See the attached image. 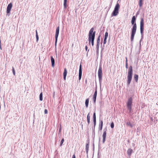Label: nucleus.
Here are the masks:
<instances>
[{"mask_svg": "<svg viewBox=\"0 0 158 158\" xmlns=\"http://www.w3.org/2000/svg\"><path fill=\"white\" fill-rule=\"evenodd\" d=\"M135 20L136 18L135 16H134L132 18L131 21L132 24L133 25L132 29L131 35V41H133L134 40L135 35L136 33V30L137 26L136 23H135Z\"/></svg>", "mask_w": 158, "mask_h": 158, "instance_id": "f257e3e1", "label": "nucleus"}, {"mask_svg": "<svg viewBox=\"0 0 158 158\" xmlns=\"http://www.w3.org/2000/svg\"><path fill=\"white\" fill-rule=\"evenodd\" d=\"M94 29L93 27L89 31V44H90L91 42L92 45L93 46L94 45V40L95 37L96 32L94 31Z\"/></svg>", "mask_w": 158, "mask_h": 158, "instance_id": "f03ea898", "label": "nucleus"}, {"mask_svg": "<svg viewBox=\"0 0 158 158\" xmlns=\"http://www.w3.org/2000/svg\"><path fill=\"white\" fill-rule=\"evenodd\" d=\"M133 75V69L132 66L129 67L128 70V74L127 76V84L128 86L131 83Z\"/></svg>", "mask_w": 158, "mask_h": 158, "instance_id": "7ed1b4c3", "label": "nucleus"}, {"mask_svg": "<svg viewBox=\"0 0 158 158\" xmlns=\"http://www.w3.org/2000/svg\"><path fill=\"white\" fill-rule=\"evenodd\" d=\"M120 7V5L117 2L116 5L114 10L112 14V16H115L118 14Z\"/></svg>", "mask_w": 158, "mask_h": 158, "instance_id": "20e7f679", "label": "nucleus"}, {"mask_svg": "<svg viewBox=\"0 0 158 158\" xmlns=\"http://www.w3.org/2000/svg\"><path fill=\"white\" fill-rule=\"evenodd\" d=\"M132 100V98H130L128 99L127 103V108L129 110L130 112H131V109Z\"/></svg>", "mask_w": 158, "mask_h": 158, "instance_id": "39448f33", "label": "nucleus"}, {"mask_svg": "<svg viewBox=\"0 0 158 158\" xmlns=\"http://www.w3.org/2000/svg\"><path fill=\"white\" fill-rule=\"evenodd\" d=\"M98 75L99 81H101L102 75V68L101 66H100L99 67L98 71Z\"/></svg>", "mask_w": 158, "mask_h": 158, "instance_id": "423d86ee", "label": "nucleus"}, {"mask_svg": "<svg viewBox=\"0 0 158 158\" xmlns=\"http://www.w3.org/2000/svg\"><path fill=\"white\" fill-rule=\"evenodd\" d=\"M140 33L142 35L143 32L144 30V19L143 18L141 19L140 22Z\"/></svg>", "mask_w": 158, "mask_h": 158, "instance_id": "0eeeda50", "label": "nucleus"}, {"mask_svg": "<svg viewBox=\"0 0 158 158\" xmlns=\"http://www.w3.org/2000/svg\"><path fill=\"white\" fill-rule=\"evenodd\" d=\"M59 29H60V27H59L58 26L57 27V28L56 29V33H55V39H56V41H55V44H56V43L57 42V40L58 37V35L59 32Z\"/></svg>", "mask_w": 158, "mask_h": 158, "instance_id": "6e6552de", "label": "nucleus"}, {"mask_svg": "<svg viewBox=\"0 0 158 158\" xmlns=\"http://www.w3.org/2000/svg\"><path fill=\"white\" fill-rule=\"evenodd\" d=\"M106 131H107V129H104V131L103 133V134H102V138H103V143H104L106 141Z\"/></svg>", "mask_w": 158, "mask_h": 158, "instance_id": "1a4fd4ad", "label": "nucleus"}, {"mask_svg": "<svg viewBox=\"0 0 158 158\" xmlns=\"http://www.w3.org/2000/svg\"><path fill=\"white\" fill-rule=\"evenodd\" d=\"M12 4L11 3H10L7 6L6 10V12L7 14L10 13L11 9L12 8Z\"/></svg>", "mask_w": 158, "mask_h": 158, "instance_id": "9d476101", "label": "nucleus"}, {"mask_svg": "<svg viewBox=\"0 0 158 158\" xmlns=\"http://www.w3.org/2000/svg\"><path fill=\"white\" fill-rule=\"evenodd\" d=\"M82 75V68L81 65L80 64L79 67V80H80L81 77Z\"/></svg>", "mask_w": 158, "mask_h": 158, "instance_id": "9b49d317", "label": "nucleus"}, {"mask_svg": "<svg viewBox=\"0 0 158 158\" xmlns=\"http://www.w3.org/2000/svg\"><path fill=\"white\" fill-rule=\"evenodd\" d=\"M67 74V70L66 68L64 69V72L63 73L64 79V80H66V76Z\"/></svg>", "mask_w": 158, "mask_h": 158, "instance_id": "f8f14e48", "label": "nucleus"}, {"mask_svg": "<svg viewBox=\"0 0 158 158\" xmlns=\"http://www.w3.org/2000/svg\"><path fill=\"white\" fill-rule=\"evenodd\" d=\"M97 95V90H96L94 92L93 96V100L94 102H96V97Z\"/></svg>", "mask_w": 158, "mask_h": 158, "instance_id": "ddd939ff", "label": "nucleus"}, {"mask_svg": "<svg viewBox=\"0 0 158 158\" xmlns=\"http://www.w3.org/2000/svg\"><path fill=\"white\" fill-rule=\"evenodd\" d=\"M51 60L52 62V66L53 67L54 65L55 60L52 56H51Z\"/></svg>", "mask_w": 158, "mask_h": 158, "instance_id": "4468645a", "label": "nucleus"}, {"mask_svg": "<svg viewBox=\"0 0 158 158\" xmlns=\"http://www.w3.org/2000/svg\"><path fill=\"white\" fill-rule=\"evenodd\" d=\"M132 152V150L131 148H129L128 149L127 151V153L129 156H130L131 155Z\"/></svg>", "mask_w": 158, "mask_h": 158, "instance_id": "2eb2a0df", "label": "nucleus"}, {"mask_svg": "<svg viewBox=\"0 0 158 158\" xmlns=\"http://www.w3.org/2000/svg\"><path fill=\"white\" fill-rule=\"evenodd\" d=\"M134 79H135V81L137 82H138V75L135 74L134 76Z\"/></svg>", "mask_w": 158, "mask_h": 158, "instance_id": "dca6fc26", "label": "nucleus"}, {"mask_svg": "<svg viewBox=\"0 0 158 158\" xmlns=\"http://www.w3.org/2000/svg\"><path fill=\"white\" fill-rule=\"evenodd\" d=\"M87 121L88 124H89L90 123V116L89 115V113L87 115Z\"/></svg>", "mask_w": 158, "mask_h": 158, "instance_id": "f3484780", "label": "nucleus"}, {"mask_svg": "<svg viewBox=\"0 0 158 158\" xmlns=\"http://www.w3.org/2000/svg\"><path fill=\"white\" fill-rule=\"evenodd\" d=\"M143 0H139V4L140 7H141L143 5Z\"/></svg>", "mask_w": 158, "mask_h": 158, "instance_id": "a211bd4d", "label": "nucleus"}, {"mask_svg": "<svg viewBox=\"0 0 158 158\" xmlns=\"http://www.w3.org/2000/svg\"><path fill=\"white\" fill-rule=\"evenodd\" d=\"M67 0H64V9H66L67 7Z\"/></svg>", "mask_w": 158, "mask_h": 158, "instance_id": "6ab92c4d", "label": "nucleus"}, {"mask_svg": "<svg viewBox=\"0 0 158 158\" xmlns=\"http://www.w3.org/2000/svg\"><path fill=\"white\" fill-rule=\"evenodd\" d=\"M89 102V99L87 98V99H86V100H85V106H86V107H88Z\"/></svg>", "mask_w": 158, "mask_h": 158, "instance_id": "aec40b11", "label": "nucleus"}, {"mask_svg": "<svg viewBox=\"0 0 158 158\" xmlns=\"http://www.w3.org/2000/svg\"><path fill=\"white\" fill-rule=\"evenodd\" d=\"M103 121H101L100 122V126H99L100 129L101 130L102 129V126H103Z\"/></svg>", "mask_w": 158, "mask_h": 158, "instance_id": "412c9836", "label": "nucleus"}, {"mask_svg": "<svg viewBox=\"0 0 158 158\" xmlns=\"http://www.w3.org/2000/svg\"><path fill=\"white\" fill-rule=\"evenodd\" d=\"M100 36L99 35L98 37V39H97V46H98L99 45V43H100Z\"/></svg>", "mask_w": 158, "mask_h": 158, "instance_id": "4be33fe9", "label": "nucleus"}, {"mask_svg": "<svg viewBox=\"0 0 158 158\" xmlns=\"http://www.w3.org/2000/svg\"><path fill=\"white\" fill-rule=\"evenodd\" d=\"M43 94L42 93H41L40 95V101H42L43 100Z\"/></svg>", "mask_w": 158, "mask_h": 158, "instance_id": "5701e85b", "label": "nucleus"}, {"mask_svg": "<svg viewBox=\"0 0 158 158\" xmlns=\"http://www.w3.org/2000/svg\"><path fill=\"white\" fill-rule=\"evenodd\" d=\"M128 63H127V58H126V68L127 69L128 68Z\"/></svg>", "mask_w": 158, "mask_h": 158, "instance_id": "b1692460", "label": "nucleus"}, {"mask_svg": "<svg viewBox=\"0 0 158 158\" xmlns=\"http://www.w3.org/2000/svg\"><path fill=\"white\" fill-rule=\"evenodd\" d=\"M127 124L128 125V126H130L131 127H132V125L131 124V123L130 122H127Z\"/></svg>", "mask_w": 158, "mask_h": 158, "instance_id": "393cba45", "label": "nucleus"}, {"mask_svg": "<svg viewBox=\"0 0 158 158\" xmlns=\"http://www.w3.org/2000/svg\"><path fill=\"white\" fill-rule=\"evenodd\" d=\"M108 36V33L107 32H106L105 33V34L104 39H107Z\"/></svg>", "mask_w": 158, "mask_h": 158, "instance_id": "a878e982", "label": "nucleus"}, {"mask_svg": "<svg viewBox=\"0 0 158 158\" xmlns=\"http://www.w3.org/2000/svg\"><path fill=\"white\" fill-rule=\"evenodd\" d=\"M111 127L112 128H113L114 127V124L113 122H112L110 125Z\"/></svg>", "mask_w": 158, "mask_h": 158, "instance_id": "bb28decb", "label": "nucleus"}, {"mask_svg": "<svg viewBox=\"0 0 158 158\" xmlns=\"http://www.w3.org/2000/svg\"><path fill=\"white\" fill-rule=\"evenodd\" d=\"M12 71H13V74L15 76V71L14 68L13 67H12Z\"/></svg>", "mask_w": 158, "mask_h": 158, "instance_id": "cd10ccee", "label": "nucleus"}, {"mask_svg": "<svg viewBox=\"0 0 158 158\" xmlns=\"http://www.w3.org/2000/svg\"><path fill=\"white\" fill-rule=\"evenodd\" d=\"M64 142V138H63L62 139L61 141L60 145V146H62Z\"/></svg>", "mask_w": 158, "mask_h": 158, "instance_id": "c85d7f7f", "label": "nucleus"}, {"mask_svg": "<svg viewBox=\"0 0 158 158\" xmlns=\"http://www.w3.org/2000/svg\"><path fill=\"white\" fill-rule=\"evenodd\" d=\"M94 119H96L95 113H94L93 114V120Z\"/></svg>", "mask_w": 158, "mask_h": 158, "instance_id": "c756f323", "label": "nucleus"}, {"mask_svg": "<svg viewBox=\"0 0 158 158\" xmlns=\"http://www.w3.org/2000/svg\"><path fill=\"white\" fill-rule=\"evenodd\" d=\"M94 123V127H95L96 124V119H94L93 120Z\"/></svg>", "mask_w": 158, "mask_h": 158, "instance_id": "7c9ffc66", "label": "nucleus"}, {"mask_svg": "<svg viewBox=\"0 0 158 158\" xmlns=\"http://www.w3.org/2000/svg\"><path fill=\"white\" fill-rule=\"evenodd\" d=\"M106 39H104V42H103L104 44H106Z\"/></svg>", "mask_w": 158, "mask_h": 158, "instance_id": "2f4dec72", "label": "nucleus"}, {"mask_svg": "<svg viewBox=\"0 0 158 158\" xmlns=\"http://www.w3.org/2000/svg\"><path fill=\"white\" fill-rule=\"evenodd\" d=\"M36 39L37 41H38V39H39V37H38V34H37L36 35Z\"/></svg>", "mask_w": 158, "mask_h": 158, "instance_id": "473e14b6", "label": "nucleus"}, {"mask_svg": "<svg viewBox=\"0 0 158 158\" xmlns=\"http://www.w3.org/2000/svg\"><path fill=\"white\" fill-rule=\"evenodd\" d=\"M48 113V111L47 109H45L44 110V113L45 114H47Z\"/></svg>", "mask_w": 158, "mask_h": 158, "instance_id": "72a5a7b5", "label": "nucleus"}, {"mask_svg": "<svg viewBox=\"0 0 158 158\" xmlns=\"http://www.w3.org/2000/svg\"><path fill=\"white\" fill-rule=\"evenodd\" d=\"M72 158H76L74 154L72 156Z\"/></svg>", "mask_w": 158, "mask_h": 158, "instance_id": "f704fd0d", "label": "nucleus"}, {"mask_svg": "<svg viewBox=\"0 0 158 158\" xmlns=\"http://www.w3.org/2000/svg\"><path fill=\"white\" fill-rule=\"evenodd\" d=\"M87 46H86L85 47V50L86 51H87Z\"/></svg>", "mask_w": 158, "mask_h": 158, "instance_id": "c9c22d12", "label": "nucleus"}, {"mask_svg": "<svg viewBox=\"0 0 158 158\" xmlns=\"http://www.w3.org/2000/svg\"><path fill=\"white\" fill-rule=\"evenodd\" d=\"M0 48L1 50H2V47L1 45V41H0Z\"/></svg>", "mask_w": 158, "mask_h": 158, "instance_id": "e433bc0d", "label": "nucleus"}, {"mask_svg": "<svg viewBox=\"0 0 158 158\" xmlns=\"http://www.w3.org/2000/svg\"><path fill=\"white\" fill-rule=\"evenodd\" d=\"M36 35L37 34H38L37 32V30H36Z\"/></svg>", "mask_w": 158, "mask_h": 158, "instance_id": "4c0bfd02", "label": "nucleus"}]
</instances>
